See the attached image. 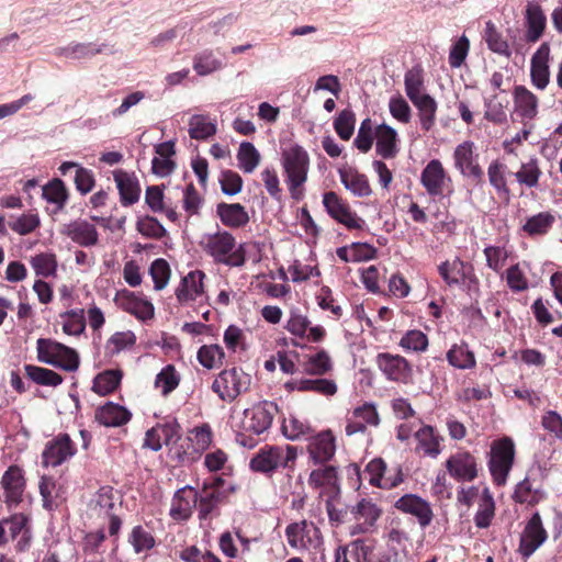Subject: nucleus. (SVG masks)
<instances>
[{
  "label": "nucleus",
  "mask_w": 562,
  "mask_h": 562,
  "mask_svg": "<svg viewBox=\"0 0 562 562\" xmlns=\"http://www.w3.org/2000/svg\"><path fill=\"white\" fill-rule=\"evenodd\" d=\"M278 412V407L272 402H261L247 408L243 413V417L235 427L240 431L260 435L268 430Z\"/></svg>",
  "instance_id": "obj_7"
},
{
  "label": "nucleus",
  "mask_w": 562,
  "mask_h": 562,
  "mask_svg": "<svg viewBox=\"0 0 562 562\" xmlns=\"http://www.w3.org/2000/svg\"><path fill=\"white\" fill-rule=\"evenodd\" d=\"M217 128L215 122L207 115L194 114L189 120V135L193 139L204 140L215 135Z\"/></svg>",
  "instance_id": "obj_39"
},
{
  "label": "nucleus",
  "mask_w": 562,
  "mask_h": 562,
  "mask_svg": "<svg viewBox=\"0 0 562 562\" xmlns=\"http://www.w3.org/2000/svg\"><path fill=\"white\" fill-rule=\"evenodd\" d=\"M44 199L56 205L57 210H61L68 199L67 190L64 182L54 179L43 188Z\"/></svg>",
  "instance_id": "obj_56"
},
{
  "label": "nucleus",
  "mask_w": 562,
  "mask_h": 562,
  "mask_svg": "<svg viewBox=\"0 0 562 562\" xmlns=\"http://www.w3.org/2000/svg\"><path fill=\"white\" fill-rule=\"evenodd\" d=\"M24 371L30 380L40 385L55 387L63 382V376L60 374L46 368L25 364Z\"/></svg>",
  "instance_id": "obj_46"
},
{
  "label": "nucleus",
  "mask_w": 562,
  "mask_h": 562,
  "mask_svg": "<svg viewBox=\"0 0 562 562\" xmlns=\"http://www.w3.org/2000/svg\"><path fill=\"white\" fill-rule=\"evenodd\" d=\"M549 56L550 47L542 43L531 58V81L540 90L546 89L550 81Z\"/></svg>",
  "instance_id": "obj_29"
},
{
  "label": "nucleus",
  "mask_w": 562,
  "mask_h": 562,
  "mask_svg": "<svg viewBox=\"0 0 562 562\" xmlns=\"http://www.w3.org/2000/svg\"><path fill=\"white\" fill-rule=\"evenodd\" d=\"M494 499L487 490L484 491L479 509L474 516V522L479 528H486L491 525L494 516Z\"/></svg>",
  "instance_id": "obj_60"
},
{
  "label": "nucleus",
  "mask_w": 562,
  "mask_h": 562,
  "mask_svg": "<svg viewBox=\"0 0 562 562\" xmlns=\"http://www.w3.org/2000/svg\"><path fill=\"white\" fill-rule=\"evenodd\" d=\"M351 515L357 525L351 529V535L366 533L373 529L376 520L381 517L382 510L371 501L361 499L351 508Z\"/></svg>",
  "instance_id": "obj_18"
},
{
  "label": "nucleus",
  "mask_w": 562,
  "mask_h": 562,
  "mask_svg": "<svg viewBox=\"0 0 562 562\" xmlns=\"http://www.w3.org/2000/svg\"><path fill=\"white\" fill-rule=\"evenodd\" d=\"M217 214L222 223L229 227H241L249 222V216L245 207L239 203H220Z\"/></svg>",
  "instance_id": "obj_35"
},
{
  "label": "nucleus",
  "mask_w": 562,
  "mask_h": 562,
  "mask_svg": "<svg viewBox=\"0 0 562 562\" xmlns=\"http://www.w3.org/2000/svg\"><path fill=\"white\" fill-rule=\"evenodd\" d=\"M37 359L40 362L49 364L68 372L76 371L79 367L78 353L55 340L40 338L36 341Z\"/></svg>",
  "instance_id": "obj_3"
},
{
  "label": "nucleus",
  "mask_w": 562,
  "mask_h": 562,
  "mask_svg": "<svg viewBox=\"0 0 562 562\" xmlns=\"http://www.w3.org/2000/svg\"><path fill=\"white\" fill-rule=\"evenodd\" d=\"M31 266L37 276L52 277L56 273L57 260L54 254L42 252L31 259Z\"/></svg>",
  "instance_id": "obj_59"
},
{
  "label": "nucleus",
  "mask_w": 562,
  "mask_h": 562,
  "mask_svg": "<svg viewBox=\"0 0 562 562\" xmlns=\"http://www.w3.org/2000/svg\"><path fill=\"white\" fill-rule=\"evenodd\" d=\"M526 25L527 33L526 37L528 42H537L543 34L547 18L543 13L542 8L537 2H529L526 8Z\"/></svg>",
  "instance_id": "obj_34"
},
{
  "label": "nucleus",
  "mask_w": 562,
  "mask_h": 562,
  "mask_svg": "<svg viewBox=\"0 0 562 562\" xmlns=\"http://www.w3.org/2000/svg\"><path fill=\"white\" fill-rule=\"evenodd\" d=\"M514 458L515 445L509 437L493 441L487 464L493 481L497 485L502 486L506 483Z\"/></svg>",
  "instance_id": "obj_5"
},
{
  "label": "nucleus",
  "mask_w": 562,
  "mask_h": 562,
  "mask_svg": "<svg viewBox=\"0 0 562 562\" xmlns=\"http://www.w3.org/2000/svg\"><path fill=\"white\" fill-rule=\"evenodd\" d=\"M223 68V63L213 50L204 49L193 57V69L199 76H207Z\"/></svg>",
  "instance_id": "obj_45"
},
{
  "label": "nucleus",
  "mask_w": 562,
  "mask_h": 562,
  "mask_svg": "<svg viewBox=\"0 0 562 562\" xmlns=\"http://www.w3.org/2000/svg\"><path fill=\"white\" fill-rule=\"evenodd\" d=\"M128 542L134 549L135 553H142L150 550L155 546V539L153 535L142 526H135L130 536Z\"/></svg>",
  "instance_id": "obj_61"
},
{
  "label": "nucleus",
  "mask_w": 562,
  "mask_h": 562,
  "mask_svg": "<svg viewBox=\"0 0 562 562\" xmlns=\"http://www.w3.org/2000/svg\"><path fill=\"white\" fill-rule=\"evenodd\" d=\"M136 229L143 236L154 239H161L167 234L166 228L159 223V221L149 215L138 217L136 222Z\"/></svg>",
  "instance_id": "obj_57"
},
{
  "label": "nucleus",
  "mask_w": 562,
  "mask_h": 562,
  "mask_svg": "<svg viewBox=\"0 0 562 562\" xmlns=\"http://www.w3.org/2000/svg\"><path fill=\"white\" fill-rule=\"evenodd\" d=\"M336 451L335 437L330 430H324L308 439L307 452L314 463L329 461Z\"/></svg>",
  "instance_id": "obj_24"
},
{
  "label": "nucleus",
  "mask_w": 562,
  "mask_h": 562,
  "mask_svg": "<svg viewBox=\"0 0 562 562\" xmlns=\"http://www.w3.org/2000/svg\"><path fill=\"white\" fill-rule=\"evenodd\" d=\"M113 179L120 193L121 203L125 206L132 205L139 200L140 186L134 172L122 169L113 171Z\"/></svg>",
  "instance_id": "obj_28"
},
{
  "label": "nucleus",
  "mask_w": 562,
  "mask_h": 562,
  "mask_svg": "<svg viewBox=\"0 0 562 562\" xmlns=\"http://www.w3.org/2000/svg\"><path fill=\"white\" fill-rule=\"evenodd\" d=\"M199 493L187 485L179 488L171 502L169 514L175 520H187L198 504Z\"/></svg>",
  "instance_id": "obj_25"
},
{
  "label": "nucleus",
  "mask_w": 562,
  "mask_h": 562,
  "mask_svg": "<svg viewBox=\"0 0 562 562\" xmlns=\"http://www.w3.org/2000/svg\"><path fill=\"white\" fill-rule=\"evenodd\" d=\"M447 360L452 367L462 370L470 369L475 366L474 355L464 344L453 345L447 352Z\"/></svg>",
  "instance_id": "obj_50"
},
{
  "label": "nucleus",
  "mask_w": 562,
  "mask_h": 562,
  "mask_svg": "<svg viewBox=\"0 0 562 562\" xmlns=\"http://www.w3.org/2000/svg\"><path fill=\"white\" fill-rule=\"evenodd\" d=\"M484 40L492 52L505 57H509L512 55L507 41L504 38L502 33L497 31L492 21H487L485 24Z\"/></svg>",
  "instance_id": "obj_47"
},
{
  "label": "nucleus",
  "mask_w": 562,
  "mask_h": 562,
  "mask_svg": "<svg viewBox=\"0 0 562 562\" xmlns=\"http://www.w3.org/2000/svg\"><path fill=\"white\" fill-rule=\"evenodd\" d=\"M76 453V447L67 434L49 440L42 453L44 467H58Z\"/></svg>",
  "instance_id": "obj_14"
},
{
  "label": "nucleus",
  "mask_w": 562,
  "mask_h": 562,
  "mask_svg": "<svg viewBox=\"0 0 562 562\" xmlns=\"http://www.w3.org/2000/svg\"><path fill=\"white\" fill-rule=\"evenodd\" d=\"M337 470L333 465H325L313 470L308 477V485L313 488L327 487L330 490H337Z\"/></svg>",
  "instance_id": "obj_44"
},
{
  "label": "nucleus",
  "mask_w": 562,
  "mask_h": 562,
  "mask_svg": "<svg viewBox=\"0 0 562 562\" xmlns=\"http://www.w3.org/2000/svg\"><path fill=\"white\" fill-rule=\"evenodd\" d=\"M63 319V330L67 335L79 336L85 331V310L74 308L59 315Z\"/></svg>",
  "instance_id": "obj_48"
},
{
  "label": "nucleus",
  "mask_w": 562,
  "mask_h": 562,
  "mask_svg": "<svg viewBox=\"0 0 562 562\" xmlns=\"http://www.w3.org/2000/svg\"><path fill=\"white\" fill-rule=\"evenodd\" d=\"M3 502L8 506H16L22 502L25 491V477L23 470L18 465H11L1 477Z\"/></svg>",
  "instance_id": "obj_16"
},
{
  "label": "nucleus",
  "mask_w": 562,
  "mask_h": 562,
  "mask_svg": "<svg viewBox=\"0 0 562 562\" xmlns=\"http://www.w3.org/2000/svg\"><path fill=\"white\" fill-rule=\"evenodd\" d=\"M398 345L406 351L422 352L428 347V338L423 331L412 329L403 335Z\"/></svg>",
  "instance_id": "obj_62"
},
{
  "label": "nucleus",
  "mask_w": 562,
  "mask_h": 562,
  "mask_svg": "<svg viewBox=\"0 0 562 562\" xmlns=\"http://www.w3.org/2000/svg\"><path fill=\"white\" fill-rule=\"evenodd\" d=\"M405 92L411 101L418 99L427 93H424V78L422 69L412 68L405 74L404 78Z\"/></svg>",
  "instance_id": "obj_55"
},
{
  "label": "nucleus",
  "mask_w": 562,
  "mask_h": 562,
  "mask_svg": "<svg viewBox=\"0 0 562 562\" xmlns=\"http://www.w3.org/2000/svg\"><path fill=\"white\" fill-rule=\"evenodd\" d=\"M412 103L417 108L420 125L425 131H429L436 120L437 112V102L429 94L423 95L418 99L412 101Z\"/></svg>",
  "instance_id": "obj_43"
},
{
  "label": "nucleus",
  "mask_w": 562,
  "mask_h": 562,
  "mask_svg": "<svg viewBox=\"0 0 562 562\" xmlns=\"http://www.w3.org/2000/svg\"><path fill=\"white\" fill-rule=\"evenodd\" d=\"M116 304L125 312L134 315L140 321H147L154 317V305L134 292L128 290L120 291L115 297Z\"/></svg>",
  "instance_id": "obj_22"
},
{
  "label": "nucleus",
  "mask_w": 562,
  "mask_h": 562,
  "mask_svg": "<svg viewBox=\"0 0 562 562\" xmlns=\"http://www.w3.org/2000/svg\"><path fill=\"white\" fill-rule=\"evenodd\" d=\"M414 437L415 440L417 441V445L415 447V451L417 453H422L423 456L432 459L437 458L440 454V442L442 438L435 430L434 427L429 425H424L414 432Z\"/></svg>",
  "instance_id": "obj_30"
},
{
  "label": "nucleus",
  "mask_w": 562,
  "mask_h": 562,
  "mask_svg": "<svg viewBox=\"0 0 562 562\" xmlns=\"http://www.w3.org/2000/svg\"><path fill=\"white\" fill-rule=\"evenodd\" d=\"M356 114L349 110H342L334 121V128L344 140H349L355 132Z\"/></svg>",
  "instance_id": "obj_58"
},
{
  "label": "nucleus",
  "mask_w": 562,
  "mask_h": 562,
  "mask_svg": "<svg viewBox=\"0 0 562 562\" xmlns=\"http://www.w3.org/2000/svg\"><path fill=\"white\" fill-rule=\"evenodd\" d=\"M180 374L172 364H168L156 375L155 386L160 390L164 396L169 395L178 387Z\"/></svg>",
  "instance_id": "obj_52"
},
{
  "label": "nucleus",
  "mask_w": 562,
  "mask_h": 562,
  "mask_svg": "<svg viewBox=\"0 0 562 562\" xmlns=\"http://www.w3.org/2000/svg\"><path fill=\"white\" fill-rule=\"evenodd\" d=\"M3 526L9 527V532L12 539L21 535V539L18 542V549L24 550L30 542V530H29V518L24 514H14L10 518L2 519Z\"/></svg>",
  "instance_id": "obj_38"
},
{
  "label": "nucleus",
  "mask_w": 562,
  "mask_h": 562,
  "mask_svg": "<svg viewBox=\"0 0 562 562\" xmlns=\"http://www.w3.org/2000/svg\"><path fill=\"white\" fill-rule=\"evenodd\" d=\"M454 168L463 176L481 180L483 170L479 164V155L475 153L473 142L465 140L459 144L453 151Z\"/></svg>",
  "instance_id": "obj_11"
},
{
  "label": "nucleus",
  "mask_w": 562,
  "mask_h": 562,
  "mask_svg": "<svg viewBox=\"0 0 562 562\" xmlns=\"http://www.w3.org/2000/svg\"><path fill=\"white\" fill-rule=\"evenodd\" d=\"M286 386L301 392L313 391L326 396H331L337 392L336 383L328 379H301L288 383Z\"/></svg>",
  "instance_id": "obj_36"
},
{
  "label": "nucleus",
  "mask_w": 562,
  "mask_h": 562,
  "mask_svg": "<svg viewBox=\"0 0 562 562\" xmlns=\"http://www.w3.org/2000/svg\"><path fill=\"white\" fill-rule=\"evenodd\" d=\"M123 373L121 370H105L93 380L92 390L99 395H108L114 392L121 383Z\"/></svg>",
  "instance_id": "obj_40"
},
{
  "label": "nucleus",
  "mask_w": 562,
  "mask_h": 562,
  "mask_svg": "<svg viewBox=\"0 0 562 562\" xmlns=\"http://www.w3.org/2000/svg\"><path fill=\"white\" fill-rule=\"evenodd\" d=\"M282 430L286 438L297 440L311 432V426L305 420L290 415L283 420Z\"/></svg>",
  "instance_id": "obj_64"
},
{
  "label": "nucleus",
  "mask_w": 562,
  "mask_h": 562,
  "mask_svg": "<svg viewBox=\"0 0 562 562\" xmlns=\"http://www.w3.org/2000/svg\"><path fill=\"white\" fill-rule=\"evenodd\" d=\"M538 159L530 158L527 162H522L519 170L514 173L518 183L528 188H535L539 183L541 177Z\"/></svg>",
  "instance_id": "obj_51"
},
{
  "label": "nucleus",
  "mask_w": 562,
  "mask_h": 562,
  "mask_svg": "<svg viewBox=\"0 0 562 562\" xmlns=\"http://www.w3.org/2000/svg\"><path fill=\"white\" fill-rule=\"evenodd\" d=\"M446 469L458 482H472L479 474L477 460L467 450L451 454L446 461Z\"/></svg>",
  "instance_id": "obj_10"
},
{
  "label": "nucleus",
  "mask_w": 562,
  "mask_h": 562,
  "mask_svg": "<svg viewBox=\"0 0 562 562\" xmlns=\"http://www.w3.org/2000/svg\"><path fill=\"white\" fill-rule=\"evenodd\" d=\"M420 183L430 196H441L451 183V178L438 159L430 160L420 173Z\"/></svg>",
  "instance_id": "obj_12"
},
{
  "label": "nucleus",
  "mask_w": 562,
  "mask_h": 562,
  "mask_svg": "<svg viewBox=\"0 0 562 562\" xmlns=\"http://www.w3.org/2000/svg\"><path fill=\"white\" fill-rule=\"evenodd\" d=\"M285 328L292 335L311 342H321L326 336V330L323 326H311L310 319L296 312L290 314Z\"/></svg>",
  "instance_id": "obj_21"
},
{
  "label": "nucleus",
  "mask_w": 562,
  "mask_h": 562,
  "mask_svg": "<svg viewBox=\"0 0 562 562\" xmlns=\"http://www.w3.org/2000/svg\"><path fill=\"white\" fill-rule=\"evenodd\" d=\"M548 539L539 513H535L527 521L521 535L518 552L524 559L530 558Z\"/></svg>",
  "instance_id": "obj_8"
},
{
  "label": "nucleus",
  "mask_w": 562,
  "mask_h": 562,
  "mask_svg": "<svg viewBox=\"0 0 562 562\" xmlns=\"http://www.w3.org/2000/svg\"><path fill=\"white\" fill-rule=\"evenodd\" d=\"M374 130L375 127L373 126L371 119L368 117L361 122L353 142L355 146L361 153H368L372 148L373 140L375 138Z\"/></svg>",
  "instance_id": "obj_63"
},
{
  "label": "nucleus",
  "mask_w": 562,
  "mask_h": 562,
  "mask_svg": "<svg viewBox=\"0 0 562 562\" xmlns=\"http://www.w3.org/2000/svg\"><path fill=\"white\" fill-rule=\"evenodd\" d=\"M251 383V376L239 368L223 370L213 381L212 391L227 403L245 393Z\"/></svg>",
  "instance_id": "obj_6"
},
{
  "label": "nucleus",
  "mask_w": 562,
  "mask_h": 562,
  "mask_svg": "<svg viewBox=\"0 0 562 562\" xmlns=\"http://www.w3.org/2000/svg\"><path fill=\"white\" fill-rule=\"evenodd\" d=\"M296 457V448L293 446L263 447L251 458L249 467L255 472L268 474L288 467Z\"/></svg>",
  "instance_id": "obj_4"
},
{
  "label": "nucleus",
  "mask_w": 562,
  "mask_h": 562,
  "mask_svg": "<svg viewBox=\"0 0 562 562\" xmlns=\"http://www.w3.org/2000/svg\"><path fill=\"white\" fill-rule=\"evenodd\" d=\"M238 167L245 173H251L259 166L261 155L254 144L243 142L237 151Z\"/></svg>",
  "instance_id": "obj_41"
},
{
  "label": "nucleus",
  "mask_w": 562,
  "mask_h": 562,
  "mask_svg": "<svg viewBox=\"0 0 562 562\" xmlns=\"http://www.w3.org/2000/svg\"><path fill=\"white\" fill-rule=\"evenodd\" d=\"M205 273L201 270L190 271L184 276L176 290V297L180 304L201 300L204 297Z\"/></svg>",
  "instance_id": "obj_20"
},
{
  "label": "nucleus",
  "mask_w": 562,
  "mask_h": 562,
  "mask_svg": "<svg viewBox=\"0 0 562 562\" xmlns=\"http://www.w3.org/2000/svg\"><path fill=\"white\" fill-rule=\"evenodd\" d=\"M180 437V425L176 420H169L153 427L146 432L144 447L158 451L162 445L177 442Z\"/></svg>",
  "instance_id": "obj_19"
},
{
  "label": "nucleus",
  "mask_w": 562,
  "mask_h": 562,
  "mask_svg": "<svg viewBox=\"0 0 562 562\" xmlns=\"http://www.w3.org/2000/svg\"><path fill=\"white\" fill-rule=\"evenodd\" d=\"M200 246L216 263L229 267L245 265L244 245L237 247L235 237L228 232L218 231L213 234H205L201 238Z\"/></svg>",
  "instance_id": "obj_1"
},
{
  "label": "nucleus",
  "mask_w": 562,
  "mask_h": 562,
  "mask_svg": "<svg viewBox=\"0 0 562 562\" xmlns=\"http://www.w3.org/2000/svg\"><path fill=\"white\" fill-rule=\"evenodd\" d=\"M323 204L327 213L337 222L348 228H362L364 221L351 212L349 205L335 192H326L323 195Z\"/></svg>",
  "instance_id": "obj_15"
},
{
  "label": "nucleus",
  "mask_w": 562,
  "mask_h": 562,
  "mask_svg": "<svg viewBox=\"0 0 562 562\" xmlns=\"http://www.w3.org/2000/svg\"><path fill=\"white\" fill-rule=\"evenodd\" d=\"M61 233L82 247L94 246L99 240L95 226L86 220H76L64 225Z\"/></svg>",
  "instance_id": "obj_27"
},
{
  "label": "nucleus",
  "mask_w": 562,
  "mask_h": 562,
  "mask_svg": "<svg viewBox=\"0 0 562 562\" xmlns=\"http://www.w3.org/2000/svg\"><path fill=\"white\" fill-rule=\"evenodd\" d=\"M224 357V350L218 345H204L198 351V360L206 369L220 367Z\"/></svg>",
  "instance_id": "obj_54"
},
{
  "label": "nucleus",
  "mask_w": 562,
  "mask_h": 562,
  "mask_svg": "<svg viewBox=\"0 0 562 562\" xmlns=\"http://www.w3.org/2000/svg\"><path fill=\"white\" fill-rule=\"evenodd\" d=\"M394 506L396 509L414 516L422 528L428 527L432 521L434 513L429 502L416 494L403 495Z\"/></svg>",
  "instance_id": "obj_17"
},
{
  "label": "nucleus",
  "mask_w": 562,
  "mask_h": 562,
  "mask_svg": "<svg viewBox=\"0 0 562 562\" xmlns=\"http://www.w3.org/2000/svg\"><path fill=\"white\" fill-rule=\"evenodd\" d=\"M223 485L224 480L221 477H213L203 483L198 498L201 519H205L223 499L224 493L221 490Z\"/></svg>",
  "instance_id": "obj_23"
},
{
  "label": "nucleus",
  "mask_w": 562,
  "mask_h": 562,
  "mask_svg": "<svg viewBox=\"0 0 562 562\" xmlns=\"http://www.w3.org/2000/svg\"><path fill=\"white\" fill-rule=\"evenodd\" d=\"M132 414L124 406L109 402L95 411V420L105 427H120L130 422Z\"/></svg>",
  "instance_id": "obj_32"
},
{
  "label": "nucleus",
  "mask_w": 562,
  "mask_h": 562,
  "mask_svg": "<svg viewBox=\"0 0 562 562\" xmlns=\"http://www.w3.org/2000/svg\"><path fill=\"white\" fill-rule=\"evenodd\" d=\"M515 112L522 119L532 120L538 114V98L525 86L514 89Z\"/></svg>",
  "instance_id": "obj_33"
},
{
  "label": "nucleus",
  "mask_w": 562,
  "mask_h": 562,
  "mask_svg": "<svg viewBox=\"0 0 562 562\" xmlns=\"http://www.w3.org/2000/svg\"><path fill=\"white\" fill-rule=\"evenodd\" d=\"M102 52V47L92 43H77L57 49L56 55L72 59L90 58Z\"/></svg>",
  "instance_id": "obj_49"
},
{
  "label": "nucleus",
  "mask_w": 562,
  "mask_h": 562,
  "mask_svg": "<svg viewBox=\"0 0 562 562\" xmlns=\"http://www.w3.org/2000/svg\"><path fill=\"white\" fill-rule=\"evenodd\" d=\"M386 464L382 459L371 460L364 470L366 479L371 485L381 488H392L403 481V473L400 468L396 469L393 476H385Z\"/></svg>",
  "instance_id": "obj_26"
},
{
  "label": "nucleus",
  "mask_w": 562,
  "mask_h": 562,
  "mask_svg": "<svg viewBox=\"0 0 562 562\" xmlns=\"http://www.w3.org/2000/svg\"><path fill=\"white\" fill-rule=\"evenodd\" d=\"M333 361L328 352L324 349L311 355L303 362V370L311 375H324L331 371Z\"/></svg>",
  "instance_id": "obj_42"
},
{
  "label": "nucleus",
  "mask_w": 562,
  "mask_h": 562,
  "mask_svg": "<svg viewBox=\"0 0 562 562\" xmlns=\"http://www.w3.org/2000/svg\"><path fill=\"white\" fill-rule=\"evenodd\" d=\"M285 537L289 546L296 550L316 548L321 543V531L306 520L290 524L285 528Z\"/></svg>",
  "instance_id": "obj_9"
},
{
  "label": "nucleus",
  "mask_w": 562,
  "mask_h": 562,
  "mask_svg": "<svg viewBox=\"0 0 562 562\" xmlns=\"http://www.w3.org/2000/svg\"><path fill=\"white\" fill-rule=\"evenodd\" d=\"M281 164L289 192L294 200L303 198V186L310 170V156L299 146H292L282 151Z\"/></svg>",
  "instance_id": "obj_2"
},
{
  "label": "nucleus",
  "mask_w": 562,
  "mask_h": 562,
  "mask_svg": "<svg viewBox=\"0 0 562 562\" xmlns=\"http://www.w3.org/2000/svg\"><path fill=\"white\" fill-rule=\"evenodd\" d=\"M375 362L379 370L390 381L408 383L412 378L411 364L400 355L381 352L376 356Z\"/></svg>",
  "instance_id": "obj_13"
},
{
  "label": "nucleus",
  "mask_w": 562,
  "mask_h": 562,
  "mask_svg": "<svg viewBox=\"0 0 562 562\" xmlns=\"http://www.w3.org/2000/svg\"><path fill=\"white\" fill-rule=\"evenodd\" d=\"M375 151L384 159L394 158L398 153L397 132L390 125L382 123L375 126Z\"/></svg>",
  "instance_id": "obj_31"
},
{
  "label": "nucleus",
  "mask_w": 562,
  "mask_h": 562,
  "mask_svg": "<svg viewBox=\"0 0 562 562\" xmlns=\"http://www.w3.org/2000/svg\"><path fill=\"white\" fill-rule=\"evenodd\" d=\"M368 547L361 540L353 541L345 549L336 551L335 562H367Z\"/></svg>",
  "instance_id": "obj_53"
},
{
  "label": "nucleus",
  "mask_w": 562,
  "mask_h": 562,
  "mask_svg": "<svg viewBox=\"0 0 562 562\" xmlns=\"http://www.w3.org/2000/svg\"><path fill=\"white\" fill-rule=\"evenodd\" d=\"M340 181L347 190L356 196H369L371 188L364 175L359 173L357 170H340Z\"/></svg>",
  "instance_id": "obj_37"
}]
</instances>
